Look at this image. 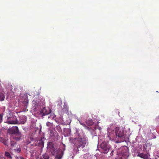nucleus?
Here are the masks:
<instances>
[{"label": "nucleus", "instance_id": "obj_1", "mask_svg": "<svg viewBox=\"0 0 159 159\" xmlns=\"http://www.w3.org/2000/svg\"><path fill=\"white\" fill-rule=\"evenodd\" d=\"M80 130H76V133L74 138H70V141L77 148H84L87 143L88 140L87 137L82 135L83 133L80 132Z\"/></svg>", "mask_w": 159, "mask_h": 159}, {"label": "nucleus", "instance_id": "obj_2", "mask_svg": "<svg viewBox=\"0 0 159 159\" xmlns=\"http://www.w3.org/2000/svg\"><path fill=\"white\" fill-rule=\"evenodd\" d=\"M115 133L118 139H121L122 141L128 139L130 135L129 130H115Z\"/></svg>", "mask_w": 159, "mask_h": 159}, {"label": "nucleus", "instance_id": "obj_3", "mask_svg": "<svg viewBox=\"0 0 159 159\" xmlns=\"http://www.w3.org/2000/svg\"><path fill=\"white\" fill-rule=\"evenodd\" d=\"M59 148L55 145L50 143V152L53 156L58 159H60L62 157L59 154Z\"/></svg>", "mask_w": 159, "mask_h": 159}, {"label": "nucleus", "instance_id": "obj_4", "mask_svg": "<svg viewBox=\"0 0 159 159\" xmlns=\"http://www.w3.org/2000/svg\"><path fill=\"white\" fill-rule=\"evenodd\" d=\"M7 132L11 134V138L16 141L20 140L21 139V134L19 130H7Z\"/></svg>", "mask_w": 159, "mask_h": 159}, {"label": "nucleus", "instance_id": "obj_5", "mask_svg": "<svg viewBox=\"0 0 159 159\" xmlns=\"http://www.w3.org/2000/svg\"><path fill=\"white\" fill-rule=\"evenodd\" d=\"M120 155L122 156L121 158L126 159L129 156L128 147L126 146H123L120 148Z\"/></svg>", "mask_w": 159, "mask_h": 159}, {"label": "nucleus", "instance_id": "obj_6", "mask_svg": "<svg viewBox=\"0 0 159 159\" xmlns=\"http://www.w3.org/2000/svg\"><path fill=\"white\" fill-rule=\"evenodd\" d=\"M101 151L102 153H107L109 150V148L106 142H103L101 143L100 145Z\"/></svg>", "mask_w": 159, "mask_h": 159}, {"label": "nucleus", "instance_id": "obj_7", "mask_svg": "<svg viewBox=\"0 0 159 159\" xmlns=\"http://www.w3.org/2000/svg\"><path fill=\"white\" fill-rule=\"evenodd\" d=\"M137 156L140 157L143 159H151L147 154H145L143 153H140L138 152L137 153Z\"/></svg>", "mask_w": 159, "mask_h": 159}, {"label": "nucleus", "instance_id": "obj_8", "mask_svg": "<svg viewBox=\"0 0 159 159\" xmlns=\"http://www.w3.org/2000/svg\"><path fill=\"white\" fill-rule=\"evenodd\" d=\"M28 96L26 95H24L23 97L22 102L24 106L26 107L28 104Z\"/></svg>", "mask_w": 159, "mask_h": 159}, {"label": "nucleus", "instance_id": "obj_9", "mask_svg": "<svg viewBox=\"0 0 159 159\" xmlns=\"http://www.w3.org/2000/svg\"><path fill=\"white\" fill-rule=\"evenodd\" d=\"M152 145V144L147 143L143 145V150L146 151H149L151 149V147H150Z\"/></svg>", "mask_w": 159, "mask_h": 159}, {"label": "nucleus", "instance_id": "obj_10", "mask_svg": "<svg viewBox=\"0 0 159 159\" xmlns=\"http://www.w3.org/2000/svg\"><path fill=\"white\" fill-rule=\"evenodd\" d=\"M14 120H12V119H10V120L8 121V122L10 124H16L17 123V120L16 119V116H15L13 117Z\"/></svg>", "mask_w": 159, "mask_h": 159}, {"label": "nucleus", "instance_id": "obj_11", "mask_svg": "<svg viewBox=\"0 0 159 159\" xmlns=\"http://www.w3.org/2000/svg\"><path fill=\"white\" fill-rule=\"evenodd\" d=\"M86 123L87 125L89 126L92 125L94 124L92 120L91 119L87 120L86 121Z\"/></svg>", "mask_w": 159, "mask_h": 159}, {"label": "nucleus", "instance_id": "obj_12", "mask_svg": "<svg viewBox=\"0 0 159 159\" xmlns=\"http://www.w3.org/2000/svg\"><path fill=\"white\" fill-rule=\"evenodd\" d=\"M150 132L151 134H152L153 135V136L152 137V138H156V134L157 133V130H152V131L151 130Z\"/></svg>", "mask_w": 159, "mask_h": 159}, {"label": "nucleus", "instance_id": "obj_13", "mask_svg": "<svg viewBox=\"0 0 159 159\" xmlns=\"http://www.w3.org/2000/svg\"><path fill=\"white\" fill-rule=\"evenodd\" d=\"M10 144L12 148L15 147L16 145V142L13 140H11Z\"/></svg>", "mask_w": 159, "mask_h": 159}, {"label": "nucleus", "instance_id": "obj_14", "mask_svg": "<svg viewBox=\"0 0 159 159\" xmlns=\"http://www.w3.org/2000/svg\"><path fill=\"white\" fill-rule=\"evenodd\" d=\"M42 139L41 140L39 141L38 143L39 145L42 148L43 147L44 142L42 140Z\"/></svg>", "mask_w": 159, "mask_h": 159}, {"label": "nucleus", "instance_id": "obj_15", "mask_svg": "<svg viewBox=\"0 0 159 159\" xmlns=\"http://www.w3.org/2000/svg\"><path fill=\"white\" fill-rule=\"evenodd\" d=\"M5 155L6 157H7L8 158L12 159V157L11 156L10 153L8 152H6L5 153Z\"/></svg>", "mask_w": 159, "mask_h": 159}, {"label": "nucleus", "instance_id": "obj_16", "mask_svg": "<svg viewBox=\"0 0 159 159\" xmlns=\"http://www.w3.org/2000/svg\"><path fill=\"white\" fill-rule=\"evenodd\" d=\"M5 98L4 95L2 93H0V101H3Z\"/></svg>", "mask_w": 159, "mask_h": 159}, {"label": "nucleus", "instance_id": "obj_17", "mask_svg": "<svg viewBox=\"0 0 159 159\" xmlns=\"http://www.w3.org/2000/svg\"><path fill=\"white\" fill-rule=\"evenodd\" d=\"M43 157L44 159H48L49 158V156L47 153H45L43 155Z\"/></svg>", "mask_w": 159, "mask_h": 159}, {"label": "nucleus", "instance_id": "obj_18", "mask_svg": "<svg viewBox=\"0 0 159 159\" xmlns=\"http://www.w3.org/2000/svg\"><path fill=\"white\" fill-rule=\"evenodd\" d=\"M33 105L36 107L38 105V102H36L35 101H33L32 102Z\"/></svg>", "mask_w": 159, "mask_h": 159}, {"label": "nucleus", "instance_id": "obj_19", "mask_svg": "<svg viewBox=\"0 0 159 159\" xmlns=\"http://www.w3.org/2000/svg\"><path fill=\"white\" fill-rule=\"evenodd\" d=\"M50 118H52V119H54L56 117V116L54 115L53 113H52V111L50 110Z\"/></svg>", "mask_w": 159, "mask_h": 159}, {"label": "nucleus", "instance_id": "obj_20", "mask_svg": "<svg viewBox=\"0 0 159 159\" xmlns=\"http://www.w3.org/2000/svg\"><path fill=\"white\" fill-rule=\"evenodd\" d=\"M14 151L17 153H19L21 151V149L20 148H18L16 149H14Z\"/></svg>", "mask_w": 159, "mask_h": 159}, {"label": "nucleus", "instance_id": "obj_21", "mask_svg": "<svg viewBox=\"0 0 159 159\" xmlns=\"http://www.w3.org/2000/svg\"><path fill=\"white\" fill-rule=\"evenodd\" d=\"M154 155L155 156V158L156 159H157V157H159V150L157 151L156 152V153H155Z\"/></svg>", "mask_w": 159, "mask_h": 159}, {"label": "nucleus", "instance_id": "obj_22", "mask_svg": "<svg viewBox=\"0 0 159 159\" xmlns=\"http://www.w3.org/2000/svg\"><path fill=\"white\" fill-rule=\"evenodd\" d=\"M3 115L2 114H0V123L2 121Z\"/></svg>", "mask_w": 159, "mask_h": 159}, {"label": "nucleus", "instance_id": "obj_23", "mask_svg": "<svg viewBox=\"0 0 159 159\" xmlns=\"http://www.w3.org/2000/svg\"><path fill=\"white\" fill-rule=\"evenodd\" d=\"M91 130V133L93 134H94V135H95V132L94 131V130ZM95 136H96V135H95Z\"/></svg>", "mask_w": 159, "mask_h": 159}, {"label": "nucleus", "instance_id": "obj_24", "mask_svg": "<svg viewBox=\"0 0 159 159\" xmlns=\"http://www.w3.org/2000/svg\"><path fill=\"white\" fill-rule=\"evenodd\" d=\"M156 121L158 124L159 125V116L156 118Z\"/></svg>", "mask_w": 159, "mask_h": 159}, {"label": "nucleus", "instance_id": "obj_25", "mask_svg": "<svg viewBox=\"0 0 159 159\" xmlns=\"http://www.w3.org/2000/svg\"><path fill=\"white\" fill-rule=\"evenodd\" d=\"M26 120H25V119L23 120L20 121V123L21 124H24L25 123V122Z\"/></svg>", "mask_w": 159, "mask_h": 159}, {"label": "nucleus", "instance_id": "obj_26", "mask_svg": "<svg viewBox=\"0 0 159 159\" xmlns=\"http://www.w3.org/2000/svg\"><path fill=\"white\" fill-rule=\"evenodd\" d=\"M98 125H96L95 126V129H97L98 128V129H101V128L100 127H98Z\"/></svg>", "mask_w": 159, "mask_h": 159}, {"label": "nucleus", "instance_id": "obj_27", "mask_svg": "<svg viewBox=\"0 0 159 159\" xmlns=\"http://www.w3.org/2000/svg\"><path fill=\"white\" fill-rule=\"evenodd\" d=\"M113 152H114V151L112 150V151L110 153V155L111 156H112L113 155Z\"/></svg>", "mask_w": 159, "mask_h": 159}, {"label": "nucleus", "instance_id": "obj_28", "mask_svg": "<svg viewBox=\"0 0 159 159\" xmlns=\"http://www.w3.org/2000/svg\"><path fill=\"white\" fill-rule=\"evenodd\" d=\"M18 159H25L23 157L20 156L17 158Z\"/></svg>", "mask_w": 159, "mask_h": 159}, {"label": "nucleus", "instance_id": "obj_29", "mask_svg": "<svg viewBox=\"0 0 159 159\" xmlns=\"http://www.w3.org/2000/svg\"><path fill=\"white\" fill-rule=\"evenodd\" d=\"M11 129H10V128H9L8 129H18V128L17 127H15V128H11Z\"/></svg>", "mask_w": 159, "mask_h": 159}, {"label": "nucleus", "instance_id": "obj_30", "mask_svg": "<svg viewBox=\"0 0 159 159\" xmlns=\"http://www.w3.org/2000/svg\"><path fill=\"white\" fill-rule=\"evenodd\" d=\"M79 122H80V124L81 125H82L83 126H85V124H84L82 123V122H81L80 121H79Z\"/></svg>", "mask_w": 159, "mask_h": 159}, {"label": "nucleus", "instance_id": "obj_31", "mask_svg": "<svg viewBox=\"0 0 159 159\" xmlns=\"http://www.w3.org/2000/svg\"><path fill=\"white\" fill-rule=\"evenodd\" d=\"M50 144V142L49 141H48V143H47V145H48V147L47 148H48L49 147V145Z\"/></svg>", "mask_w": 159, "mask_h": 159}, {"label": "nucleus", "instance_id": "obj_32", "mask_svg": "<svg viewBox=\"0 0 159 159\" xmlns=\"http://www.w3.org/2000/svg\"><path fill=\"white\" fill-rule=\"evenodd\" d=\"M47 125L48 126H49L50 125V123L49 122H47Z\"/></svg>", "mask_w": 159, "mask_h": 159}, {"label": "nucleus", "instance_id": "obj_33", "mask_svg": "<svg viewBox=\"0 0 159 159\" xmlns=\"http://www.w3.org/2000/svg\"><path fill=\"white\" fill-rule=\"evenodd\" d=\"M39 130V133H40V132H41V130L40 129V130Z\"/></svg>", "mask_w": 159, "mask_h": 159}, {"label": "nucleus", "instance_id": "obj_34", "mask_svg": "<svg viewBox=\"0 0 159 159\" xmlns=\"http://www.w3.org/2000/svg\"><path fill=\"white\" fill-rule=\"evenodd\" d=\"M34 140H35V141H38V140H37V139H34Z\"/></svg>", "mask_w": 159, "mask_h": 159}, {"label": "nucleus", "instance_id": "obj_35", "mask_svg": "<svg viewBox=\"0 0 159 159\" xmlns=\"http://www.w3.org/2000/svg\"><path fill=\"white\" fill-rule=\"evenodd\" d=\"M48 118H50V116H49L48 117Z\"/></svg>", "mask_w": 159, "mask_h": 159}, {"label": "nucleus", "instance_id": "obj_36", "mask_svg": "<svg viewBox=\"0 0 159 159\" xmlns=\"http://www.w3.org/2000/svg\"><path fill=\"white\" fill-rule=\"evenodd\" d=\"M40 159H43L42 158H40Z\"/></svg>", "mask_w": 159, "mask_h": 159}]
</instances>
